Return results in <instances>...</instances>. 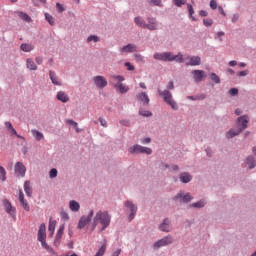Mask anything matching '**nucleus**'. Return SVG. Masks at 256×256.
Wrapping results in <instances>:
<instances>
[{"label": "nucleus", "mask_w": 256, "mask_h": 256, "mask_svg": "<svg viewBox=\"0 0 256 256\" xmlns=\"http://www.w3.org/2000/svg\"><path fill=\"white\" fill-rule=\"evenodd\" d=\"M91 41H93L94 43H97V42H99V37L96 36V35L89 36V37L87 38V42H88V43H91Z\"/></svg>", "instance_id": "obj_45"}, {"label": "nucleus", "mask_w": 256, "mask_h": 256, "mask_svg": "<svg viewBox=\"0 0 256 256\" xmlns=\"http://www.w3.org/2000/svg\"><path fill=\"white\" fill-rule=\"evenodd\" d=\"M93 81L98 89H105V86L107 85V79L104 76H95Z\"/></svg>", "instance_id": "obj_14"}, {"label": "nucleus", "mask_w": 256, "mask_h": 256, "mask_svg": "<svg viewBox=\"0 0 256 256\" xmlns=\"http://www.w3.org/2000/svg\"><path fill=\"white\" fill-rule=\"evenodd\" d=\"M169 57H171V52L154 54V59H156L157 61H169Z\"/></svg>", "instance_id": "obj_18"}, {"label": "nucleus", "mask_w": 256, "mask_h": 256, "mask_svg": "<svg viewBox=\"0 0 256 256\" xmlns=\"http://www.w3.org/2000/svg\"><path fill=\"white\" fill-rule=\"evenodd\" d=\"M239 21V14H234L232 17V23H237Z\"/></svg>", "instance_id": "obj_56"}, {"label": "nucleus", "mask_w": 256, "mask_h": 256, "mask_svg": "<svg viewBox=\"0 0 256 256\" xmlns=\"http://www.w3.org/2000/svg\"><path fill=\"white\" fill-rule=\"evenodd\" d=\"M27 69H30V71H37V65H35V62L28 58L26 60Z\"/></svg>", "instance_id": "obj_32"}, {"label": "nucleus", "mask_w": 256, "mask_h": 256, "mask_svg": "<svg viewBox=\"0 0 256 256\" xmlns=\"http://www.w3.org/2000/svg\"><path fill=\"white\" fill-rule=\"evenodd\" d=\"M56 97L58 101H61L62 103H67V101H69V96L63 91H59Z\"/></svg>", "instance_id": "obj_27"}, {"label": "nucleus", "mask_w": 256, "mask_h": 256, "mask_svg": "<svg viewBox=\"0 0 256 256\" xmlns=\"http://www.w3.org/2000/svg\"><path fill=\"white\" fill-rule=\"evenodd\" d=\"M175 200L177 199H182L183 203H189V201H191V199H193V197H191V194L187 193V194H183V193H178L175 198Z\"/></svg>", "instance_id": "obj_20"}, {"label": "nucleus", "mask_w": 256, "mask_h": 256, "mask_svg": "<svg viewBox=\"0 0 256 256\" xmlns=\"http://www.w3.org/2000/svg\"><path fill=\"white\" fill-rule=\"evenodd\" d=\"M125 67H127L128 71H135V67L130 62H126Z\"/></svg>", "instance_id": "obj_48"}, {"label": "nucleus", "mask_w": 256, "mask_h": 256, "mask_svg": "<svg viewBox=\"0 0 256 256\" xmlns=\"http://www.w3.org/2000/svg\"><path fill=\"white\" fill-rule=\"evenodd\" d=\"M125 207H128V209H130L131 213L129 215V219H130V221H133V219H135V215L137 213V206H135V204H133L131 201H126Z\"/></svg>", "instance_id": "obj_15"}, {"label": "nucleus", "mask_w": 256, "mask_h": 256, "mask_svg": "<svg viewBox=\"0 0 256 256\" xmlns=\"http://www.w3.org/2000/svg\"><path fill=\"white\" fill-rule=\"evenodd\" d=\"M191 207H197L198 209H201V207H205V202L203 200H200L197 203H193Z\"/></svg>", "instance_id": "obj_43"}, {"label": "nucleus", "mask_w": 256, "mask_h": 256, "mask_svg": "<svg viewBox=\"0 0 256 256\" xmlns=\"http://www.w3.org/2000/svg\"><path fill=\"white\" fill-rule=\"evenodd\" d=\"M169 61H176L177 63H184L185 62V58H183V54L182 53H179L178 55H173L170 52Z\"/></svg>", "instance_id": "obj_21"}, {"label": "nucleus", "mask_w": 256, "mask_h": 256, "mask_svg": "<svg viewBox=\"0 0 256 256\" xmlns=\"http://www.w3.org/2000/svg\"><path fill=\"white\" fill-rule=\"evenodd\" d=\"M171 222L166 218L164 219L163 223L160 224V231H164L166 233H169V224Z\"/></svg>", "instance_id": "obj_31"}, {"label": "nucleus", "mask_w": 256, "mask_h": 256, "mask_svg": "<svg viewBox=\"0 0 256 256\" xmlns=\"http://www.w3.org/2000/svg\"><path fill=\"white\" fill-rule=\"evenodd\" d=\"M167 88L170 90L175 89V85L173 84V81H169Z\"/></svg>", "instance_id": "obj_57"}, {"label": "nucleus", "mask_w": 256, "mask_h": 256, "mask_svg": "<svg viewBox=\"0 0 256 256\" xmlns=\"http://www.w3.org/2000/svg\"><path fill=\"white\" fill-rule=\"evenodd\" d=\"M0 181H7V171L3 166H0Z\"/></svg>", "instance_id": "obj_34"}, {"label": "nucleus", "mask_w": 256, "mask_h": 256, "mask_svg": "<svg viewBox=\"0 0 256 256\" xmlns=\"http://www.w3.org/2000/svg\"><path fill=\"white\" fill-rule=\"evenodd\" d=\"M218 11H220V13H221V15H223V17H225V15H227V14L225 13V10L223 9L222 6H219V7H218Z\"/></svg>", "instance_id": "obj_60"}, {"label": "nucleus", "mask_w": 256, "mask_h": 256, "mask_svg": "<svg viewBox=\"0 0 256 256\" xmlns=\"http://www.w3.org/2000/svg\"><path fill=\"white\" fill-rule=\"evenodd\" d=\"M97 223H101L102 231H105L111 225V215L107 211H98L94 217L93 229L97 227Z\"/></svg>", "instance_id": "obj_1"}, {"label": "nucleus", "mask_w": 256, "mask_h": 256, "mask_svg": "<svg viewBox=\"0 0 256 256\" xmlns=\"http://www.w3.org/2000/svg\"><path fill=\"white\" fill-rule=\"evenodd\" d=\"M20 49L25 53H29L35 49V46H33L32 44L24 43V44H21Z\"/></svg>", "instance_id": "obj_29"}, {"label": "nucleus", "mask_w": 256, "mask_h": 256, "mask_svg": "<svg viewBox=\"0 0 256 256\" xmlns=\"http://www.w3.org/2000/svg\"><path fill=\"white\" fill-rule=\"evenodd\" d=\"M49 77H50L53 85L61 86V82L59 81V77H57V74L54 71L49 72Z\"/></svg>", "instance_id": "obj_24"}, {"label": "nucleus", "mask_w": 256, "mask_h": 256, "mask_svg": "<svg viewBox=\"0 0 256 256\" xmlns=\"http://www.w3.org/2000/svg\"><path fill=\"white\" fill-rule=\"evenodd\" d=\"M247 164L249 165V169H254V167H256L255 158L253 156H249L247 158Z\"/></svg>", "instance_id": "obj_35"}, {"label": "nucleus", "mask_w": 256, "mask_h": 256, "mask_svg": "<svg viewBox=\"0 0 256 256\" xmlns=\"http://www.w3.org/2000/svg\"><path fill=\"white\" fill-rule=\"evenodd\" d=\"M120 53H135L137 51V46L135 44H128L119 49Z\"/></svg>", "instance_id": "obj_17"}, {"label": "nucleus", "mask_w": 256, "mask_h": 256, "mask_svg": "<svg viewBox=\"0 0 256 256\" xmlns=\"http://www.w3.org/2000/svg\"><path fill=\"white\" fill-rule=\"evenodd\" d=\"M57 225V221L53 220L50 218L49 220V226H48V231H49V237H53L55 233V227Z\"/></svg>", "instance_id": "obj_23"}, {"label": "nucleus", "mask_w": 256, "mask_h": 256, "mask_svg": "<svg viewBox=\"0 0 256 256\" xmlns=\"http://www.w3.org/2000/svg\"><path fill=\"white\" fill-rule=\"evenodd\" d=\"M185 61H188L186 62L187 66L197 67L201 65V57L199 56H186Z\"/></svg>", "instance_id": "obj_10"}, {"label": "nucleus", "mask_w": 256, "mask_h": 256, "mask_svg": "<svg viewBox=\"0 0 256 256\" xmlns=\"http://www.w3.org/2000/svg\"><path fill=\"white\" fill-rule=\"evenodd\" d=\"M129 153H145L146 155H151L153 150L151 148L143 147L141 145H134L129 148Z\"/></svg>", "instance_id": "obj_6"}, {"label": "nucleus", "mask_w": 256, "mask_h": 256, "mask_svg": "<svg viewBox=\"0 0 256 256\" xmlns=\"http://www.w3.org/2000/svg\"><path fill=\"white\" fill-rule=\"evenodd\" d=\"M31 133L33 137L36 139V141H42V139H45V136L43 135V133H41L38 130L32 129Z\"/></svg>", "instance_id": "obj_28"}, {"label": "nucleus", "mask_w": 256, "mask_h": 256, "mask_svg": "<svg viewBox=\"0 0 256 256\" xmlns=\"http://www.w3.org/2000/svg\"><path fill=\"white\" fill-rule=\"evenodd\" d=\"M14 171L17 177H25V173H27V168L22 162H17L15 164Z\"/></svg>", "instance_id": "obj_11"}, {"label": "nucleus", "mask_w": 256, "mask_h": 256, "mask_svg": "<svg viewBox=\"0 0 256 256\" xmlns=\"http://www.w3.org/2000/svg\"><path fill=\"white\" fill-rule=\"evenodd\" d=\"M56 9H58L59 13H63L65 11V8H63L61 3H56Z\"/></svg>", "instance_id": "obj_49"}, {"label": "nucleus", "mask_w": 256, "mask_h": 256, "mask_svg": "<svg viewBox=\"0 0 256 256\" xmlns=\"http://www.w3.org/2000/svg\"><path fill=\"white\" fill-rule=\"evenodd\" d=\"M199 15H200V17H207L208 13H207V11H205V10H201V11L199 12Z\"/></svg>", "instance_id": "obj_59"}, {"label": "nucleus", "mask_w": 256, "mask_h": 256, "mask_svg": "<svg viewBox=\"0 0 256 256\" xmlns=\"http://www.w3.org/2000/svg\"><path fill=\"white\" fill-rule=\"evenodd\" d=\"M188 7V13L192 19V21H197V19L193 16L195 14V10L193 9V5L187 4Z\"/></svg>", "instance_id": "obj_37"}, {"label": "nucleus", "mask_w": 256, "mask_h": 256, "mask_svg": "<svg viewBox=\"0 0 256 256\" xmlns=\"http://www.w3.org/2000/svg\"><path fill=\"white\" fill-rule=\"evenodd\" d=\"M206 95L205 94H198L196 95V101H203L205 99Z\"/></svg>", "instance_id": "obj_55"}, {"label": "nucleus", "mask_w": 256, "mask_h": 256, "mask_svg": "<svg viewBox=\"0 0 256 256\" xmlns=\"http://www.w3.org/2000/svg\"><path fill=\"white\" fill-rule=\"evenodd\" d=\"M139 115H142V117H151L153 115V113H151L149 110L141 109L139 111Z\"/></svg>", "instance_id": "obj_40"}, {"label": "nucleus", "mask_w": 256, "mask_h": 256, "mask_svg": "<svg viewBox=\"0 0 256 256\" xmlns=\"http://www.w3.org/2000/svg\"><path fill=\"white\" fill-rule=\"evenodd\" d=\"M137 99H138V101H141L143 103V105H148L149 101H150L149 96L145 92L139 93L137 95Z\"/></svg>", "instance_id": "obj_22"}, {"label": "nucleus", "mask_w": 256, "mask_h": 256, "mask_svg": "<svg viewBox=\"0 0 256 256\" xmlns=\"http://www.w3.org/2000/svg\"><path fill=\"white\" fill-rule=\"evenodd\" d=\"M247 123H249V116L247 115L240 116L237 122L238 130L235 131L234 129H231L226 134L227 139H232V137H236V135H239L241 131H245V129H247Z\"/></svg>", "instance_id": "obj_2"}, {"label": "nucleus", "mask_w": 256, "mask_h": 256, "mask_svg": "<svg viewBox=\"0 0 256 256\" xmlns=\"http://www.w3.org/2000/svg\"><path fill=\"white\" fill-rule=\"evenodd\" d=\"M36 63H38V65H41V63H43V58L42 57H36Z\"/></svg>", "instance_id": "obj_62"}, {"label": "nucleus", "mask_w": 256, "mask_h": 256, "mask_svg": "<svg viewBox=\"0 0 256 256\" xmlns=\"http://www.w3.org/2000/svg\"><path fill=\"white\" fill-rule=\"evenodd\" d=\"M150 5L155 7H161V0H147Z\"/></svg>", "instance_id": "obj_44"}, {"label": "nucleus", "mask_w": 256, "mask_h": 256, "mask_svg": "<svg viewBox=\"0 0 256 256\" xmlns=\"http://www.w3.org/2000/svg\"><path fill=\"white\" fill-rule=\"evenodd\" d=\"M158 94L160 97L163 98L164 102L167 103V105H170V107L174 110L177 111L179 109V106H177V102L173 100V94L169 92V90H158Z\"/></svg>", "instance_id": "obj_5"}, {"label": "nucleus", "mask_w": 256, "mask_h": 256, "mask_svg": "<svg viewBox=\"0 0 256 256\" xmlns=\"http://www.w3.org/2000/svg\"><path fill=\"white\" fill-rule=\"evenodd\" d=\"M24 191H25L27 197H31V195H33V188L31 187V182L26 181L24 183Z\"/></svg>", "instance_id": "obj_26"}, {"label": "nucleus", "mask_w": 256, "mask_h": 256, "mask_svg": "<svg viewBox=\"0 0 256 256\" xmlns=\"http://www.w3.org/2000/svg\"><path fill=\"white\" fill-rule=\"evenodd\" d=\"M65 231V224L60 225L57 233H56V237H55V245H59V243H61V238L63 237V232Z\"/></svg>", "instance_id": "obj_19"}, {"label": "nucleus", "mask_w": 256, "mask_h": 256, "mask_svg": "<svg viewBox=\"0 0 256 256\" xmlns=\"http://www.w3.org/2000/svg\"><path fill=\"white\" fill-rule=\"evenodd\" d=\"M229 93H230V95H232V97H233V96H235V95H238L239 90H238L237 88H231V89L229 90Z\"/></svg>", "instance_id": "obj_50"}, {"label": "nucleus", "mask_w": 256, "mask_h": 256, "mask_svg": "<svg viewBox=\"0 0 256 256\" xmlns=\"http://www.w3.org/2000/svg\"><path fill=\"white\" fill-rule=\"evenodd\" d=\"M18 16L20 17V19H23V21H27V23H31V21H33L28 15L27 13L24 12H19Z\"/></svg>", "instance_id": "obj_36"}, {"label": "nucleus", "mask_w": 256, "mask_h": 256, "mask_svg": "<svg viewBox=\"0 0 256 256\" xmlns=\"http://www.w3.org/2000/svg\"><path fill=\"white\" fill-rule=\"evenodd\" d=\"M191 179H193V177L190 176V174L187 172H183L180 174L181 183H190Z\"/></svg>", "instance_id": "obj_25"}, {"label": "nucleus", "mask_w": 256, "mask_h": 256, "mask_svg": "<svg viewBox=\"0 0 256 256\" xmlns=\"http://www.w3.org/2000/svg\"><path fill=\"white\" fill-rule=\"evenodd\" d=\"M5 126H6L8 129H13V124H11V122H6V123H5Z\"/></svg>", "instance_id": "obj_64"}, {"label": "nucleus", "mask_w": 256, "mask_h": 256, "mask_svg": "<svg viewBox=\"0 0 256 256\" xmlns=\"http://www.w3.org/2000/svg\"><path fill=\"white\" fill-rule=\"evenodd\" d=\"M173 3L176 7H183L187 4V0H173Z\"/></svg>", "instance_id": "obj_38"}, {"label": "nucleus", "mask_w": 256, "mask_h": 256, "mask_svg": "<svg viewBox=\"0 0 256 256\" xmlns=\"http://www.w3.org/2000/svg\"><path fill=\"white\" fill-rule=\"evenodd\" d=\"M61 218L64 219V221H69V214H67L65 211H62Z\"/></svg>", "instance_id": "obj_51"}, {"label": "nucleus", "mask_w": 256, "mask_h": 256, "mask_svg": "<svg viewBox=\"0 0 256 256\" xmlns=\"http://www.w3.org/2000/svg\"><path fill=\"white\" fill-rule=\"evenodd\" d=\"M4 207H5V211L6 213H8V215H10V217H12V219H17V209H15V207H13V205H11V202L9 200H4Z\"/></svg>", "instance_id": "obj_8"}, {"label": "nucleus", "mask_w": 256, "mask_h": 256, "mask_svg": "<svg viewBox=\"0 0 256 256\" xmlns=\"http://www.w3.org/2000/svg\"><path fill=\"white\" fill-rule=\"evenodd\" d=\"M45 19L48 21L49 25H55V21L53 20V16H51L49 13H45Z\"/></svg>", "instance_id": "obj_39"}, {"label": "nucleus", "mask_w": 256, "mask_h": 256, "mask_svg": "<svg viewBox=\"0 0 256 256\" xmlns=\"http://www.w3.org/2000/svg\"><path fill=\"white\" fill-rule=\"evenodd\" d=\"M171 243H173V237L166 236L155 242L153 247L154 249H160V247H167V245H171Z\"/></svg>", "instance_id": "obj_7"}, {"label": "nucleus", "mask_w": 256, "mask_h": 256, "mask_svg": "<svg viewBox=\"0 0 256 256\" xmlns=\"http://www.w3.org/2000/svg\"><path fill=\"white\" fill-rule=\"evenodd\" d=\"M210 79L214 83H221V79L215 73L210 74Z\"/></svg>", "instance_id": "obj_41"}, {"label": "nucleus", "mask_w": 256, "mask_h": 256, "mask_svg": "<svg viewBox=\"0 0 256 256\" xmlns=\"http://www.w3.org/2000/svg\"><path fill=\"white\" fill-rule=\"evenodd\" d=\"M121 255V249H118L117 251L113 252L112 256H119Z\"/></svg>", "instance_id": "obj_63"}, {"label": "nucleus", "mask_w": 256, "mask_h": 256, "mask_svg": "<svg viewBox=\"0 0 256 256\" xmlns=\"http://www.w3.org/2000/svg\"><path fill=\"white\" fill-rule=\"evenodd\" d=\"M49 177L50 179H55V177H57V169L55 168L51 169L49 173Z\"/></svg>", "instance_id": "obj_46"}, {"label": "nucleus", "mask_w": 256, "mask_h": 256, "mask_svg": "<svg viewBox=\"0 0 256 256\" xmlns=\"http://www.w3.org/2000/svg\"><path fill=\"white\" fill-rule=\"evenodd\" d=\"M111 79L114 83V88L119 93H128L129 92V86L123 84V81H125V77L121 75H112Z\"/></svg>", "instance_id": "obj_4"}, {"label": "nucleus", "mask_w": 256, "mask_h": 256, "mask_svg": "<svg viewBox=\"0 0 256 256\" xmlns=\"http://www.w3.org/2000/svg\"><path fill=\"white\" fill-rule=\"evenodd\" d=\"M134 23H136L138 25V27H143L145 29L147 23H145V20H143L141 17H136L134 19Z\"/></svg>", "instance_id": "obj_33"}, {"label": "nucleus", "mask_w": 256, "mask_h": 256, "mask_svg": "<svg viewBox=\"0 0 256 256\" xmlns=\"http://www.w3.org/2000/svg\"><path fill=\"white\" fill-rule=\"evenodd\" d=\"M67 123H69V125H72L73 127H77V122L73 120H67Z\"/></svg>", "instance_id": "obj_61"}, {"label": "nucleus", "mask_w": 256, "mask_h": 256, "mask_svg": "<svg viewBox=\"0 0 256 256\" xmlns=\"http://www.w3.org/2000/svg\"><path fill=\"white\" fill-rule=\"evenodd\" d=\"M37 238L38 241H40L42 247L46 249L48 253H52V255H55V251L53 250V248L47 245V227L45 226V223H42L40 225Z\"/></svg>", "instance_id": "obj_3"}, {"label": "nucleus", "mask_w": 256, "mask_h": 256, "mask_svg": "<svg viewBox=\"0 0 256 256\" xmlns=\"http://www.w3.org/2000/svg\"><path fill=\"white\" fill-rule=\"evenodd\" d=\"M69 208L71 209V211L77 212L79 211V209H81V205H79L77 201L71 200L69 202Z\"/></svg>", "instance_id": "obj_30"}, {"label": "nucleus", "mask_w": 256, "mask_h": 256, "mask_svg": "<svg viewBox=\"0 0 256 256\" xmlns=\"http://www.w3.org/2000/svg\"><path fill=\"white\" fill-rule=\"evenodd\" d=\"M205 77H207V75H205V71L203 70L192 71V78L194 79L195 83H201Z\"/></svg>", "instance_id": "obj_13"}, {"label": "nucleus", "mask_w": 256, "mask_h": 256, "mask_svg": "<svg viewBox=\"0 0 256 256\" xmlns=\"http://www.w3.org/2000/svg\"><path fill=\"white\" fill-rule=\"evenodd\" d=\"M203 25H205V27H211V25H213V19L211 18L203 19Z\"/></svg>", "instance_id": "obj_42"}, {"label": "nucleus", "mask_w": 256, "mask_h": 256, "mask_svg": "<svg viewBox=\"0 0 256 256\" xmlns=\"http://www.w3.org/2000/svg\"><path fill=\"white\" fill-rule=\"evenodd\" d=\"M210 7H211V9H213V10L217 9V1L211 0V1H210Z\"/></svg>", "instance_id": "obj_52"}, {"label": "nucleus", "mask_w": 256, "mask_h": 256, "mask_svg": "<svg viewBox=\"0 0 256 256\" xmlns=\"http://www.w3.org/2000/svg\"><path fill=\"white\" fill-rule=\"evenodd\" d=\"M141 143H143L144 145L147 143H151V138H144L141 140Z\"/></svg>", "instance_id": "obj_58"}, {"label": "nucleus", "mask_w": 256, "mask_h": 256, "mask_svg": "<svg viewBox=\"0 0 256 256\" xmlns=\"http://www.w3.org/2000/svg\"><path fill=\"white\" fill-rule=\"evenodd\" d=\"M93 214L94 212L91 210L88 216H82L78 223V229H83L85 226L89 225L91 219H93Z\"/></svg>", "instance_id": "obj_9"}, {"label": "nucleus", "mask_w": 256, "mask_h": 256, "mask_svg": "<svg viewBox=\"0 0 256 256\" xmlns=\"http://www.w3.org/2000/svg\"><path fill=\"white\" fill-rule=\"evenodd\" d=\"M239 77H246V75H249V70H243L238 73Z\"/></svg>", "instance_id": "obj_53"}, {"label": "nucleus", "mask_w": 256, "mask_h": 256, "mask_svg": "<svg viewBox=\"0 0 256 256\" xmlns=\"http://www.w3.org/2000/svg\"><path fill=\"white\" fill-rule=\"evenodd\" d=\"M147 22L145 29H149V31H157L159 29V22H157L156 18L148 17Z\"/></svg>", "instance_id": "obj_12"}, {"label": "nucleus", "mask_w": 256, "mask_h": 256, "mask_svg": "<svg viewBox=\"0 0 256 256\" xmlns=\"http://www.w3.org/2000/svg\"><path fill=\"white\" fill-rule=\"evenodd\" d=\"M23 209L25 211H30V207H29V203L27 202V200H25V194H23V190L19 191V197H18Z\"/></svg>", "instance_id": "obj_16"}, {"label": "nucleus", "mask_w": 256, "mask_h": 256, "mask_svg": "<svg viewBox=\"0 0 256 256\" xmlns=\"http://www.w3.org/2000/svg\"><path fill=\"white\" fill-rule=\"evenodd\" d=\"M99 122L102 125V127H107V120H105L104 118L100 117Z\"/></svg>", "instance_id": "obj_54"}, {"label": "nucleus", "mask_w": 256, "mask_h": 256, "mask_svg": "<svg viewBox=\"0 0 256 256\" xmlns=\"http://www.w3.org/2000/svg\"><path fill=\"white\" fill-rule=\"evenodd\" d=\"M10 135H16L18 139H23L21 135L17 134V130H15V128H10Z\"/></svg>", "instance_id": "obj_47"}]
</instances>
